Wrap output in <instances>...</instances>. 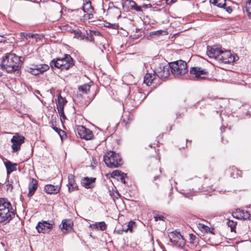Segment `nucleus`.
I'll return each instance as SVG.
<instances>
[{"label":"nucleus","instance_id":"423d86ee","mask_svg":"<svg viewBox=\"0 0 251 251\" xmlns=\"http://www.w3.org/2000/svg\"><path fill=\"white\" fill-rule=\"evenodd\" d=\"M170 240L173 244L178 248H183L185 244V241L180 232L174 231L169 235Z\"/></svg>","mask_w":251,"mask_h":251},{"label":"nucleus","instance_id":"09e8293b","mask_svg":"<svg viewBox=\"0 0 251 251\" xmlns=\"http://www.w3.org/2000/svg\"><path fill=\"white\" fill-rule=\"evenodd\" d=\"M116 195L115 196V198L118 199L120 196V194L118 192H116Z\"/></svg>","mask_w":251,"mask_h":251},{"label":"nucleus","instance_id":"1a4fd4ad","mask_svg":"<svg viewBox=\"0 0 251 251\" xmlns=\"http://www.w3.org/2000/svg\"><path fill=\"white\" fill-rule=\"evenodd\" d=\"M207 73L205 69L198 67H192L190 70V74L192 77L197 79H204Z\"/></svg>","mask_w":251,"mask_h":251},{"label":"nucleus","instance_id":"bb28decb","mask_svg":"<svg viewBox=\"0 0 251 251\" xmlns=\"http://www.w3.org/2000/svg\"><path fill=\"white\" fill-rule=\"evenodd\" d=\"M78 89L79 92H82L83 94H87L90 91V85L88 84H85L79 86Z\"/></svg>","mask_w":251,"mask_h":251},{"label":"nucleus","instance_id":"79ce46f5","mask_svg":"<svg viewBox=\"0 0 251 251\" xmlns=\"http://www.w3.org/2000/svg\"><path fill=\"white\" fill-rule=\"evenodd\" d=\"M161 33H162L161 30L155 31L151 33V34L152 35H160Z\"/></svg>","mask_w":251,"mask_h":251},{"label":"nucleus","instance_id":"dca6fc26","mask_svg":"<svg viewBox=\"0 0 251 251\" xmlns=\"http://www.w3.org/2000/svg\"><path fill=\"white\" fill-rule=\"evenodd\" d=\"M221 50L217 47L207 46V54L209 57L217 60Z\"/></svg>","mask_w":251,"mask_h":251},{"label":"nucleus","instance_id":"72a5a7b5","mask_svg":"<svg viewBox=\"0 0 251 251\" xmlns=\"http://www.w3.org/2000/svg\"><path fill=\"white\" fill-rule=\"evenodd\" d=\"M130 224L131 225H134L135 224V223L133 222H130L129 223L128 225L127 226V227H126V228H125V227H123L122 228V229L121 230H118V232L119 233H122V232L123 231L126 232H127L128 230H129V229H130Z\"/></svg>","mask_w":251,"mask_h":251},{"label":"nucleus","instance_id":"e433bc0d","mask_svg":"<svg viewBox=\"0 0 251 251\" xmlns=\"http://www.w3.org/2000/svg\"><path fill=\"white\" fill-rule=\"evenodd\" d=\"M198 227L202 230H205V231H206L207 230V229L209 228L208 226H207L202 224H199L198 225Z\"/></svg>","mask_w":251,"mask_h":251},{"label":"nucleus","instance_id":"c756f323","mask_svg":"<svg viewBox=\"0 0 251 251\" xmlns=\"http://www.w3.org/2000/svg\"><path fill=\"white\" fill-rule=\"evenodd\" d=\"M190 243L194 245H196L198 243V238L193 234H189Z\"/></svg>","mask_w":251,"mask_h":251},{"label":"nucleus","instance_id":"49530a36","mask_svg":"<svg viewBox=\"0 0 251 251\" xmlns=\"http://www.w3.org/2000/svg\"><path fill=\"white\" fill-rule=\"evenodd\" d=\"M151 4H144L143 5L142 7L148 8L151 7Z\"/></svg>","mask_w":251,"mask_h":251},{"label":"nucleus","instance_id":"3c124183","mask_svg":"<svg viewBox=\"0 0 251 251\" xmlns=\"http://www.w3.org/2000/svg\"><path fill=\"white\" fill-rule=\"evenodd\" d=\"M157 178V176H154V179H156Z\"/></svg>","mask_w":251,"mask_h":251},{"label":"nucleus","instance_id":"ddd939ff","mask_svg":"<svg viewBox=\"0 0 251 251\" xmlns=\"http://www.w3.org/2000/svg\"><path fill=\"white\" fill-rule=\"evenodd\" d=\"M52 227V225L46 221H42L38 223L36 228L38 232H49Z\"/></svg>","mask_w":251,"mask_h":251},{"label":"nucleus","instance_id":"0eeeda50","mask_svg":"<svg viewBox=\"0 0 251 251\" xmlns=\"http://www.w3.org/2000/svg\"><path fill=\"white\" fill-rule=\"evenodd\" d=\"M154 73L161 79H165L170 75V66L169 64L164 65L160 64L158 66L155 68Z\"/></svg>","mask_w":251,"mask_h":251},{"label":"nucleus","instance_id":"7c9ffc66","mask_svg":"<svg viewBox=\"0 0 251 251\" xmlns=\"http://www.w3.org/2000/svg\"><path fill=\"white\" fill-rule=\"evenodd\" d=\"M96 227L101 230H104L106 228V225L104 222H101L99 223H96L95 225Z\"/></svg>","mask_w":251,"mask_h":251},{"label":"nucleus","instance_id":"37998d69","mask_svg":"<svg viewBox=\"0 0 251 251\" xmlns=\"http://www.w3.org/2000/svg\"><path fill=\"white\" fill-rule=\"evenodd\" d=\"M6 187H7V190H9V189H10L11 190H12V188H13V186L11 184L9 183H8L7 184H6Z\"/></svg>","mask_w":251,"mask_h":251},{"label":"nucleus","instance_id":"f704fd0d","mask_svg":"<svg viewBox=\"0 0 251 251\" xmlns=\"http://www.w3.org/2000/svg\"><path fill=\"white\" fill-rule=\"evenodd\" d=\"M22 35L27 39L28 38H33L35 35L31 34L30 33H22Z\"/></svg>","mask_w":251,"mask_h":251},{"label":"nucleus","instance_id":"20e7f679","mask_svg":"<svg viewBox=\"0 0 251 251\" xmlns=\"http://www.w3.org/2000/svg\"><path fill=\"white\" fill-rule=\"evenodd\" d=\"M173 75L177 78H184L188 72L186 63L182 60H177L169 64Z\"/></svg>","mask_w":251,"mask_h":251},{"label":"nucleus","instance_id":"f257e3e1","mask_svg":"<svg viewBox=\"0 0 251 251\" xmlns=\"http://www.w3.org/2000/svg\"><path fill=\"white\" fill-rule=\"evenodd\" d=\"M16 214L10 201L5 198L0 199V224L6 225L14 218Z\"/></svg>","mask_w":251,"mask_h":251},{"label":"nucleus","instance_id":"c03bdc74","mask_svg":"<svg viewBox=\"0 0 251 251\" xmlns=\"http://www.w3.org/2000/svg\"><path fill=\"white\" fill-rule=\"evenodd\" d=\"M75 36L77 37V38H79L80 37L81 39H83V36H82L81 35V32H77V33L75 34Z\"/></svg>","mask_w":251,"mask_h":251},{"label":"nucleus","instance_id":"9b49d317","mask_svg":"<svg viewBox=\"0 0 251 251\" xmlns=\"http://www.w3.org/2000/svg\"><path fill=\"white\" fill-rule=\"evenodd\" d=\"M49 65L47 64H39L33 66L29 69V72L33 75H38L43 74L49 69Z\"/></svg>","mask_w":251,"mask_h":251},{"label":"nucleus","instance_id":"5701e85b","mask_svg":"<svg viewBox=\"0 0 251 251\" xmlns=\"http://www.w3.org/2000/svg\"><path fill=\"white\" fill-rule=\"evenodd\" d=\"M7 171V175H9L12 172L17 170V164L12 163L10 161H6L4 162Z\"/></svg>","mask_w":251,"mask_h":251},{"label":"nucleus","instance_id":"6e6552de","mask_svg":"<svg viewBox=\"0 0 251 251\" xmlns=\"http://www.w3.org/2000/svg\"><path fill=\"white\" fill-rule=\"evenodd\" d=\"M25 139L24 136L18 134H16L13 136L11 142L12 143L11 147L13 152H17L20 150L21 145L24 143Z\"/></svg>","mask_w":251,"mask_h":251},{"label":"nucleus","instance_id":"b1692460","mask_svg":"<svg viewBox=\"0 0 251 251\" xmlns=\"http://www.w3.org/2000/svg\"><path fill=\"white\" fill-rule=\"evenodd\" d=\"M155 74L147 73L144 78V82L147 85L150 86L155 78Z\"/></svg>","mask_w":251,"mask_h":251},{"label":"nucleus","instance_id":"ea45409f","mask_svg":"<svg viewBox=\"0 0 251 251\" xmlns=\"http://www.w3.org/2000/svg\"><path fill=\"white\" fill-rule=\"evenodd\" d=\"M155 220L156 221H157L158 220H162V221H164V217L162 216V215H157V216H156L155 217Z\"/></svg>","mask_w":251,"mask_h":251},{"label":"nucleus","instance_id":"de8ad7c7","mask_svg":"<svg viewBox=\"0 0 251 251\" xmlns=\"http://www.w3.org/2000/svg\"><path fill=\"white\" fill-rule=\"evenodd\" d=\"M93 15L92 14L89 13L88 14L87 17L89 19H91L93 17Z\"/></svg>","mask_w":251,"mask_h":251},{"label":"nucleus","instance_id":"f03ea898","mask_svg":"<svg viewBox=\"0 0 251 251\" xmlns=\"http://www.w3.org/2000/svg\"><path fill=\"white\" fill-rule=\"evenodd\" d=\"M22 63L20 57L14 53H8L3 57L1 62V68L8 73L19 70Z\"/></svg>","mask_w":251,"mask_h":251},{"label":"nucleus","instance_id":"412c9836","mask_svg":"<svg viewBox=\"0 0 251 251\" xmlns=\"http://www.w3.org/2000/svg\"><path fill=\"white\" fill-rule=\"evenodd\" d=\"M95 180V178L86 177L82 179L81 183L85 188H90L93 187Z\"/></svg>","mask_w":251,"mask_h":251},{"label":"nucleus","instance_id":"c85d7f7f","mask_svg":"<svg viewBox=\"0 0 251 251\" xmlns=\"http://www.w3.org/2000/svg\"><path fill=\"white\" fill-rule=\"evenodd\" d=\"M83 10L84 12H88L90 11V10H93L90 1L86 2L84 4V6H83Z\"/></svg>","mask_w":251,"mask_h":251},{"label":"nucleus","instance_id":"f8f14e48","mask_svg":"<svg viewBox=\"0 0 251 251\" xmlns=\"http://www.w3.org/2000/svg\"><path fill=\"white\" fill-rule=\"evenodd\" d=\"M217 60L225 63H229L233 61V57L230 51L221 50Z\"/></svg>","mask_w":251,"mask_h":251},{"label":"nucleus","instance_id":"58836bf2","mask_svg":"<svg viewBox=\"0 0 251 251\" xmlns=\"http://www.w3.org/2000/svg\"><path fill=\"white\" fill-rule=\"evenodd\" d=\"M108 25H107V27H111L113 29H116L118 27V25L117 24H111L110 23H108Z\"/></svg>","mask_w":251,"mask_h":251},{"label":"nucleus","instance_id":"8fccbe9b","mask_svg":"<svg viewBox=\"0 0 251 251\" xmlns=\"http://www.w3.org/2000/svg\"><path fill=\"white\" fill-rule=\"evenodd\" d=\"M134 225H131L130 224V229H129V230H130V231L131 232L132 231V226H133Z\"/></svg>","mask_w":251,"mask_h":251},{"label":"nucleus","instance_id":"2f4dec72","mask_svg":"<svg viewBox=\"0 0 251 251\" xmlns=\"http://www.w3.org/2000/svg\"><path fill=\"white\" fill-rule=\"evenodd\" d=\"M227 226L230 227L231 231H234L236 225V222L232 220H228L227 222Z\"/></svg>","mask_w":251,"mask_h":251},{"label":"nucleus","instance_id":"a211bd4d","mask_svg":"<svg viewBox=\"0 0 251 251\" xmlns=\"http://www.w3.org/2000/svg\"><path fill=\"white\" fill-rule=\"evenodd\" d=\"M73 226V222L70 220L65 219L62 221L60 227L63 232L66 233L71 230Z\"/></svg>","mask_w":251,"mask_h":251},{"label":"nucleus","instance_id":"aec40b11","mask_svg":"<svg viewBox=\"0 0 251 251\" xmlns=\"http://www.w3.org/2000/svg\"><path fill=\"white\" fill-rule=\"evenodd\" d=\"M234 214L238 219L243 220H250L251 217V215L248 211L240 209H237Z\"/></svg>","mask_w":251,"mask_h":251},{"label":"nucleus","instance_id":"c9c22d12","mask_svg":"<svg viewBox=\"0 0 251 251\" xmlns=\"http://www.w3.org/2000/svg\"><path fill=\"white\" fill-rule=\"evenodd\" d=\"M123 173H122V172H121L120 171L116 170L112 172V176L120 177Z\"/></svg>","mask_w":251,"mask_h":251},{"label":"nucleus","instance_id":"4468645a","mask_svg":"<svg viewBox=\"0 0 251 251\" xmlns=\"http://www.w3.org/2000/svg\"><path fill=\"white\" fill-rule=\"evenodd\" d=\"M210 2L219 7L223 8L228 13H231L232 11V8L227 5L226 0H210Z\"/></svg>","mask_w":251,"mask_h":251},{"label":"nucleus","instance_id":"a878e982","mask_svg":"<svg viewBox=\"0 0 251 251\" xmlns=\"http://www.w3.org/2000/svg\"><path fill=\"white\" fill-rule=\"evenodd\" d=\"M132 120V118L130 115H126L123 118L121 123L126 128H128L129 127V124Z\"/></svg>","mask_w":251,"mask_h":251},{"label":"nucleus","instance_id":"4c0bfd02","mask_svg":"<svg viewBox=\"0 0 251 251\" xmlns=\"http://www.w3.org/2000/svg\"><path fill=\"white\" fill-rule=\"evenodd\" d=\"M126 176V174H125V173H123L122 176L120 177V178L121 179V181L124 183H126V181H125V177Z\"/></svg>","mask_w":251,"mask_h":251},{"label":"nucleus","instance_id":"cd10ccee","mask_svg":"<svg viewBox=\"0 0 251 251\" xmlns=\"http://www.w3.org/2000/svg\"><path fill=\"white\" fill-rule=\"evenodd\" d=\"M245 8L249 17L251 19V0H249L246 2Z\"/></svg>","mask_w":251,"mask_h":251},{"label":"nucleus","instance_id":"f3484780","mask_svg":"<svg viewBox=\"0 0 251 251\" xmlns=\"http://www.w3.org/2000/svg\"><path fill=\"white\" fill-rule=\"evenodd\" d=\"M61 187L58 185L47 184L44 187V191L49 194H56L59 192Z\"/></svg>","mask_w":251,"mask_h":251},{"label":"nucleus","instance_id":"6ab92c4d","mask_svg":"<svg viewBox=\"0 0 251 251\" xmlns=\"http://www.w3.org/2000/svg\"><path fill=\"white\" fill-rule=\"evenodd\" d=\"M74 176L70 174L68 175V191L70 193L78 189L77 185L74 179Z\"/></svg>","mask_w":251,"mask_h":251},{"label":"nucleus","instance_id":"2eb2a0df","mask_svg":"<svg viewBox=\"0 0 251 251\" xmlns=\"http://www.w3.org/2000/svg\"><path fill=\"white\" fill-rule=\"evenodd\" d=\"M123 4L124 7H127L128 10L134 9L137 12L142 11V7L138 6L133 0H126L123 2Z\"/></svg>","mask_w":251,"mask_h":251},{"label":"nucleus","instance_id":"473e14b6","mask_svg":"<svg viewBox=\"0 0 251 251\" xmlns=\"http://www.w3.org/2000/svg\"><path fill=\"white\" fill-rule=\"evenodd\" d=\"M58 114L60 117L61 121L65 120L66 119V117L65 115L64 109H57Z\"/></svg>","mask_w":251,"mask_h":251},{"label":"nucleus","instance_id":"a18cd8bd","mask_svg":"<svg viewBox=\"0 0 251 251\" xmlns=\"http://www.w3.org/2000/svg\"><path fill=\"white\" fill-rule=\"evenodd\" d=\"M5 41V37L3 36L0 35V43L4 42Z\"/></svg>","mask_w":251,"mask_h":251},{"label":"nucleus","instance_id":"7ed1b4c3","mask_svg":"<svg viewBox=\"0 0 251 251\" xmlns=\"http://www.w3.org/2000/svg\"><path fill=\"white\" fill-rule=\"evenodd\" d=\"M74 65V59L69 54H65L62 58L53 59L50 62V66L52 69H59L61 71L67 70Z\"/></svg>","mask_w":251,"mask_h":251},{"label":"nucleus","instance_id":"39448f33","mask_svg":"<svg viewBox=\"0 0 251 251\" xmlns=\"http://www.w3.org/2000/svg\"><path fill=\"white\" fill-rule=\"evenodd\" d=\"M103 161L109 168H118L122 164V159L118 153L114 151L107 152L103 156Z\"/></svg>","mask_w":251,"mask_h":251},{"label":"nucleus","instance_id":"9d476101","mask_svg":"<svg viewBox=\"0 0 251 251\" xmlns=\"http://www.w3.org/2000/svg\"><path fill=\"white\" fill-rule=\"evenodd\" d=\"M77 130L78 134L81 139L89 140L92 139L94 137L92 131L83 126H78Z\"/></svg>","mask_w":251,"mask_h":251},{"label":"nucleus","instance_id":"393cba45","mask_svg":"<svg viewBox=\"0 0 251 251\" xmlns=\"http://www.w3.org/2000/svg\"><path fill=\"white\" fill-rule=\"evenodd\" d=\"M67 101L66 99L63 98L61 94L58 95L57 104V109H64V105L67 103Z\"/></svg>","mask_w":251,"mask_h":251},{"label":"nucleus","instance_id":"4be33fe9","mask_svg":"<svg viewBox=\"0 0 251 251\" xmlns=\"http://www.w3.org/2000/svg\"><path fill=\"white\" fill-rule=\"evenodd\" d=\"M37 181L35 179L32 178L28 184V197H31L34 194L37 188Z\"/></svg>","mask_w":251,"mask_h":251},{"label":"nucleus","instance_id":"a19ab883","mask_svg":"<svg viewBox=\"0 0 251 251\" xmlns=\"http://www.w3.org/2000/svg\"><path fill=\"white\" fill-rule=\"evenodd\" d=\"M53 129L56 131L59 134V135L61 136V132L62 133H63V131L61 129H60L59 128H58L57 127H53Z\"/></svg>","mask_w":251,"mask_h":251}]
</instances>
